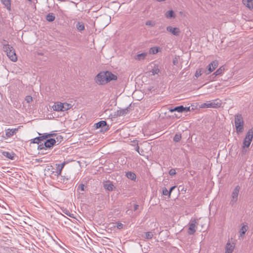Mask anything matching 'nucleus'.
Listing matches in <instances>:
<instances>
[{
    "mask_svg": "<svg viewBox=\"0 0 253 253\" xmlns=\"http://www.w3.org/2000/svg\"><path fill=\"white\" fill-rule=\"evenodd\" d=\"M181 138V134H176L173 138V141L177 142L180 140Z\"/></svg>",
    "mask_w": 253,
    "mask_h": 253,
    "instance_id": "nucleus-38",
    "label": "nucleus"
},
{
    "mask_svg": "<svg viewBox=\"0 0 253 253\" xmlns=\"http://www.w3.org/2000/svg\"><path fill=\"white\" fill-rule=\"evenodd\" d=\"M240 190V187L239 185H237L235 187L231 193L230 205L232 207L235 205L238 200V196Z\"/></svg>",
    "mask_w": 253,
    "mask_h": 253,
    "instance_id": "nucleus-4",
    "label": "nucleus"
},
{
    "mask_svg": "<svg viewBox=\"0 0 253 253\" xmlns=\"http://www.w3.org/2000/svg\"><path fill=\"white\" fill-rule=\"evenodd\" d=\"M3 50L6 53L8 57L12 61L15 62L17 58L14 48L8 44H4L3 46Z\"/></svg>",
    "mask_w": 253,
    "mask_h": 253,
    "instance_id": "nucleus-2",
    "label": "nucleus"
},
{
    "mask_svg": "<svg viewBox=\"0 0 253 253\" xmlns=\"http://www.w3.org/2000/svg\"><path fill=\"white\" fill-rule=\"evenodd\" d=\"M138 208V205H135L134 206V210L136 211Z\"/></svg>",
    "mask_w": 253,
    "mask_h": 253,
    "instance_id": "nucleus-48",
    "label": "nucleus"
},
{
    "mask_svg": "<svg viewBox=\"0 0 253 253\" xmlns=\"http://www.w3.org/2000/svg\"><path fill=\"white\" fill-rule=\"evenodd\" d=\"M117 226L118 229H121L123 227V224L121 223H118Z\"/></svg>",
    "mask_w": 253,
    "mask_h": 253,
    "instance_id": "nucleus-44",
    "label": "nucleus"
},
{
    "mask_svg": "<svg viewBox=\"0 0 253 253\" xmlns=\"http://www.w3.org/2000/svg\"><path fill=\"white\" fill-rule=\"evenodd\" d=\"M56 141V140L53 138H49L46 140V141L44 142V146L40 145L39 146V148L40 149H42L44 148V147L47 148H50L52 147L55 144Z\"/></svg>",
    "mask_w": 253,
    "mask_h": 253,
    "instance_id": "nucleus-8",
    "label": "nucleus"
},
{
    "mask_svg": "<svg viewBox=\"0 0 253 253\" xmlns=\"http://www.w3.org/2000/svg\"><path fill=\"white\" fill-rule=\"evenodd\" d=\"M66 163L65 162H64L63 163L60 164H56V171H53V172L54 173L55 176L58 177V176L61 175L62 170L63 169L64 167L65 166Z\"/></svg>",
    "mask_w": 253,
    "mask_h": 253,
    "instance_id": "nucleus-13",
    "label": "nucleus"
},
{
    "mask_svg": "<svg viewBox=\"0 0 253 253\" xmlns=\"http://www.w3.org/2000/svg\"><path fill=\"white\" fill-rule=\"evenodd\" d=\"M72 107V105L67 103H63V110L64 111L70 109Z\"/></svg>",
    "mask_w": 253,
    "mask_h": 253,
    "instance_id": "nucleus-34",
    "label": "nucleus"
},
{
    "mask_svg": "<svg viewBox=\"0 0 253 253\" xmlns=\"http://www.w3.org/2000/svg\"><path fill=\"white\" fill-rule=\"evenodd\" d=\"M135 150L138 153V151H140V150H139V147L137 145L136 147H135Z\"/></svg>",
    "mask_w": 253,
    "mask_h": 253,
    "instance_id": "nucleus-49",
    "label": "nucleus"
},
{
    "mask_svg": "<svg viewBox=\"0 0 253 253\" xmlns=\"http://www.w3.org/2000/svg\"><path fill=\"white\" fill-rule=\"evenodd\" d=\"M52 109L54 111L59 112L64 111L63 103L57 102L52 106Z\"/></svg>",
    "mask_w": 253,
    "mask_h": 253,
    "instance_id": "nucleus-15",
    "label": "nucleus"
},
{
    "mask_svg": "<svg viewBox=\"0 0 253 253\" xmlns=\"http://www.w3.org/2000/svg\"><path fill=\"white\" fill-rule=\"evenodd\" d=\"M1 1L8 10H10L11 0H1Z\"/></svg>",
    "mask_w": 253,
    "mask_h": 253,
    "instance_id": "nucleus-23",
    "label": "nucleus"
},
{
    "mask_svg": "<svg viewBox=\"0 0 253 253\" xmlns=\"http://www.w3.org/2000/svg\"><path fill=\"white\" fill-rule=\"evenodd\" d=\"M54 135L53 133H44L42 136H39L35 138L33 140V142L34 143H39L41 141L43 140L45 138L50 137Z\"/></svg>",
    "mask_w": 253,
    "mask_h": 253,
    "instance_id": "nucleus-11",
    "label": "nucleus"
},
{
    "mask_svg": "<svg viewBox=\"0 0 253 253\" xmlns=\"http://www.w3.org/2000/svg\"><path fill=\"white\" fill-rule=\"evenodd\" d=\"M218 63L217 60H214L211 62L208 66V70H205V72L206 75H209L214 70L218 67Z\"/></svg>",
    "mask_w": 253,
    "mask_h": 253,
    "instance_id": "nucleus-9",
    "label": "nucleus"
},
{
    "mask_svg": "<svg viewBox=\"0 0 253 253\" xmlns=\"http://www.w3.org/2000/svg\"><path fill=\"white\" fill-rule=\"evenodd\" d=\"M244 5L250 9L253 8V0H243Z\"/></svg>",
    "mask_w": 253,
    "mask_h": 253,
    "instance_id": "nucleus-19",
    "label": "nucleus"
},
{
    "mask_svg": "<svg viewBox=\"0 0 253 253\" xmlns=\"http://www.w3.org/2000/svg\"><path fill=\"white\" fill-rule=\"evenodd\" d=\"M152 73V75H155L158 74L160 72V70L158 65H155L153 69L150 71Z\"/></svg>",
    "mask_w": 253,
    "mask_h": 253,
    "instance_id": "nucleus-27",
    "label": "nucleus"
},
{
    "mask_svg": "<svg viewBox=\"0 0 253 253\" xmlns=\"http://www.w3.org/2000/svg\"><path fill=\"white\" fill-rule=\"evenodd\" d=\"M3 155L6 158H8L11 160L13 159L14 156H13V154H12V153H11L8 152H3Z\"/></svg>",
    "mask_w": 253,
    "mask_h": 253,
    "instance_id": "nucleus-32",
    "label": "nucleus"
},
{
    "mask_svg": "<svg viewBox=\"0 0 253 253\" xmlns=\"http://www.w3.org/2000/svg\"><path fill=\"white\" fill-rule=\"evenodd\" d=\"M138 153H139L140 155H142V156H144V155L143 150H141V151H138Z\"/></svg>",
    "mask_w": 253,
    "mask_h": 253,
    "instance_id": "nucleus-46",
    "label": "nucleus"
},
{
    "mask_svg": "<svg viewBox=\"0 0 253 253\" xmlns=\"http://www.w3.org/2000/svg\"><path fill=\"white\" fill-rule=\"evenodd\" d=\"M253 138V128L249 129L247 132L243 141L244 147L248 148L252 141Z\"/></svg>",
    "mask_w": 253,
    "mask_h": 253,
    "instance_id": "nucleus-5",
    "label": "nucleus"
},
{
    "mask_svg": "<svg viewBox=\"0 0 253 253\" xmlns=\"http://www.w3.org/2000/svg\"><path fill=\"white\" fill-rule=\"evenodd\" d=\"M176 173L175 170L174 169H171L169 171V174L170 175H174Z\"/></svg>",
    "mask_w": 253,
    "mask_h": 253,
    "instance_id": "nucleus-42",
    "label": "nucleus"
},
{
    "mask_svg": "<svg viewBox=\"0 0 253 253\" xmlns=\"http://www.w3.org/2000/svg\"><path fill=\"white\" fill-rule=\"evenodd\" d=\"M76 27L79 31H83L84 29V26L82 22H77L76 25Z\"/></svg>",
    "mask_w": 253,
    "mask_h": 253,
    "instance_id": "nucleus-25",
    "label": "nucleus"
},
{
    "mask_svg": "<svg viewBox=\"0 0 253 253\" xmlns=\"http://www.w3.org/2000/svg\"><path fill=\"white\" fill-rule=\"evenodd\" d=\"M129 108H126L118 111V115L119 116H125L129 112Z\"/></svg>",
    "mask_w": 253,
    "mask_h": 253,
    "instance_id": "nucleus-21",
    "label": "nucleus"
},
{
    "mask_svg": "<svg viewBox=\"0 0 253 253\" xmlns=\"http://www.w3.org/2000/svg\"><path fill=\"white\" fill-rule=\"evenodd\" d=\"M96 127L97 128H103V127H106L107 126V123L106 121H101L95 124Z\"/></svg>",
    "mask_w": 253,
    "mask_h": 253,
    "instance_id": "nucleus-24",
    "label": "nucleus"
},
{
    "mask_svg": "<svg viewBox=\"0 0 253 253\" xmlns=\"http://www.w3.org/2000/svg\"><path fill=\"white\" fill-rule=\"evenodd\" d=\"M146 25L147 26H151V27H153V26H154L155 25V22L154 21H153L149 20V21H147L146 22Z\"/></svg>",
    "mask_w": 253,
    "mask_h": 253,
    "instance_id": "nucleus-40",
    "label": "nucleus"
},
{
    "mask_svg": "<svg viewBox=\"0 0 253 253\" xmlns=\"http://www.w3.org/2000/svg\"><path fill=\"white\" fill-rule=\"evenodd\" d=\"M105 74L106 81L107 83L112 80H116L117 79L116 76H115V75L113 74L112 73L109 71L105 72Z\"/></svg>",
    "mask_w": 253,
    "mask_h": 253,
    "instance_id": "nucleus-16",
    "label": "nucleus"
},
{
    "mask_svg": "<svg viewBox=\"0 0 253 253\" xmlns=\"http://www.w3.org/2000/svg\"><path fill=\"white\" fill-rule=\"evenodd\" d=\"M111 20L110 16L107 15H103L98 18L97 20V21L98 22H101L103 21H106L104 23H103L102 26L106 27L108 25V23H109V21Z\"/></svg>",
    "mask_w": 253,
    "mask_h": 253,
    "instance_id": "nucleus-12",
    "label": "nucleus"
},
{
    "mask_svg": "<svg viewBox=\"0 0 253 253\" xmlns=\"http://www.w3.org/2000/svg\"><path fill=\"white\" fill-rule=\"evenodd\" d=\"M142 237L145 239H151L153 237V234L151 232H147L145 233L144 234L142 235Z\"/></svg>",
    "mask_w": 253,
    "mask_h": 253,
    "instance_id": "nucleus-29",
    "label": "nucleus"
},
{
    "mask_svg": "<svg viewBox=\"0 0 253 253\" xmlns=\"http://www.w3.org/2000/svg\"><path fill=\"white\" fill-rule=\"evenodd\" d=\"M163 194L164 195L168 196L169 198L170 197L171 195L170 191H168L167 189L165 187L163 188Z\"/></svg>",
    "mask_w": 253,
    "mask_h": 253,
    "instance_id": "nucleus-37",
    "label": "nucleus"
},
{
    "mask_svg": "<svg viewBox=\"0 0 253 253\" xmlns=\"http://www.w3.org/2000/svg\"><path fill=\"white\" fill-rule=\"evenodd\" d=\"M197 219H193L189 224L188 233L189 235H193L196 231L197 225H198Z\"/></svg>",
    "mask_w": 253,
    "mask_h": 253,
    "instance_id": "nucleus-6",
    "label": "nucleus"
},
{
    "mask_svg": "<svg viewBox=\"0 0 253 253\" xmlns=\"http://www.w3.org/2000/svg\"><path fill=\"white\" fill-rule=\"evenodd\" d=\"M25 100L27 101V103H30L32 102L33 100L32 97L31 96H27L25 98Z\"/></svg>",
    "mask_w": 253,
    "mask_h": 253,
    "instance_id": "nucleus-41",
    "label": "nucleus"
},
{
    "mask_svg": "<svg viewBox=\"0 0 253 253\" xmlns=\"http://www.w3.org/2000/svg\"><path fill=\"white\" fill-rule=\"evenodd\" d=\"M167 30L171 34L178 36L180 33V30L179 28L176 27H172L171 26H168L167 27Z\"/></svg>",
    "mask_w": 253,
    "mask_h": 253,
    "instance_id": "nucleus-14",
    "label": "nucleus"
},
{
    "mask_svg": "<svg viewBox=\"0 0 253 253\" xmlns=\"http://www.w3.org/2000/svg\"><path fill=\"white\" fill-rule=\"evenodd\" d=\"M62 177L63 178V182H64L65 181H67L69 179V177L65 176H62Z\"/></svg>",
    "mask_w": 253,
    "mask_h": 253,
    "instance_id": "nucleus-45",
    "label": "nucleus"
},
{
    "mask_svg": "<svg viewBox=\"0 0 253 253\" xmlns=\"http://www.w3.org/2000/svg\"><path fill=\"white\" fill-rule=\"evenodd\" d=\"M160 51V48L158 47H153L150 49V53L155 54L157 53Z\"/></svg>",
    "mask_w": 253,
    "mask_h": 253,
    "instance_id": "nucleus-31",
    "label": "nucleus"
},
{
    "mask_svg": "<svg viewBox=\"0 0 253 253\" xmlns=\"http://www.w3.org/2000/svg\"><path fill=\"white\" fill-rule=\"evenodd\" d=\"M189 111H190V107H184L182 105L175 107L174 108H171L169 109V111L170 112L177 111L179 113H183V112H187Z\"/></svg>",
    "mask_w": 253,
    "mask_h": 253,
    "instance_id": "nucleus-10",
    "label": "nucleus"
},
{
    "mask_svg": "<svg viewBox=\"0 0 253 253\" xmlns=\"http://www.w3.org/2000/svg\"><path fill=\"white\" fill-rule=\"evenodd\" d=\"M221 105V101L218 99L208 101L201 104V108H217L220 107Z\"/></svg>",
    "mask_w": 253,
    "mask_h": 253,
    "instance_id": "nucleus-3",
    "label": "nucleus"
},
{
    "mask_svg": "<svg viewBox=\"0 0 253 253\" xmlns=\"http://www.w3.org/2000/svg\"><path fill=\"white\" fill-rule=\"evenodd\" d=\"M55 19V16L52 14H48L46 16V20L49 22H52Z\"/></svg>",
    "mask_w": 253,
    "mask_h": 253,
    "instance_id": "nucleus-35",
    "label": "nucleus"
},
{
    "mask_svg": "<svg viewBox=\"0 0 253 253\" xmlns=\"http://www.w3.org/2000/svg\"><path fill=\"white\" fill-rule=\"evenodd\" d=\"M176 186H172L170 188V189H169V191H170V193H171V192L175 188Z\"/></svg>",
    "mask_w": 253,
    "mask_h": 253,
    "instance_id": "nucleus-47",
    "label": "nucleus"
},
{
    "mask_svg": "<svg viewBox=\"0 0 253 253\" xmlns=\"http://www.w3.org/2000/svg\"><path fill=\"white\" fill-rule=\"evenodd\" d=\"M244 120L241 114L235 116V126L237 133H242L244 131Z\"/></svg>",
    "mask_w": 253,
    "mask_h": 253,
    "instance_id": "nucleus-1",
    "label": "nucleus"
},
{
    "mask_svg": "<svg viewBox=\"0 0 253 253\" xmlns=\"http://www.w3.org/2000/svg\"><path fill=\"white\" fill-rule=\"evenodd\" d=\"M16 129H7L6 130V135L8 137H10L12 136L15 132Z\"/></svg>",
    "mask_w": 253,
    "mask_h": 253,
    "instance_id": "nucleus-26",
    "label": "nucleus"
},
{
    "mask_svg": "<svg viewBox=\"0 0 253 253\" xmlns=\"http://www.w3.org/2000/svg\"><path fill=\"white\" fill-rule=\"evenodd\" d=\"M105 72L99 73L95 78V81L99 84H103L107 83L106 81Z\"/></svg>",
    "mask_w": 253,
    "mask_h": 253,
    "instance_id": "nucleus-7",
    "label": "nucleus"
},
{
    "mask_svg": "<svg viewBox=\"0 0 253 253\" xmlns=\"http://www.w3.org/2000/svg\"><path fill=\"white\" fill-rule=\"evenodd\" d=\"M103 186L105 189L108 191H112L114 189V186L110 181H106L104 183Z\"/></svg>",
    "mask_w": 253,
    "mask_h": 253,
    "instance_id": "nucleus-17",
    "label": "nucleus"
},
{
    "mask_svg": "<svg viewBox=\"0 0 253 253\" xmlns=\"http://www.w3.org/2000/svg\"><path fill=\"white\" fill-rule=\"evenodd\" d=\"M85 185L84 184H81L79 185L78 188L77 189L78 191L81 190V191H85Z\"/></svg>",
    "mask_w": 253,
    "mask_h": 253,
    "instance_id": "nucleus-39",
    "label": "nucleus"
},
{
    "mask_svg": "<svg viewBox=\"0 0 253 253\" xmlns=\"http://www.w3.org/2000/svg\"><path fill=\"white\" fill-rule=\"evenodd\" d=\"M53 171H52V172L51 173V175H50V176L51 177H52L53 178H54V173L53 172Z\"/></svg>",
    "mask_w": 253,
    "mask_h": 253,
    "instance_id": "nucleus-50",
    "label": "nucleus"
},
{
    "mask_svg": "<svg viewBox=\"0 0 253 253\" xmlns=\"http://www.w3.org/2000/svg\"><path fill=\"white\" fill-rule=\"evenodd\" d=\"M166 17L168 18L174 17V12L172 10L168 11L165 14Z\"/></svg>",
    "mask_w": 253,
    "mask_h": 253,
    "instance_id": "nucleus-30",
    "label": "nucleus"
},
{
    "mask_svg": "<svg viewBox=\"0 0 253 253\" xmlns=\"http://www.w3.org/2000/svg\"><path fill=\"white\" fill-rule=\"evenodd\" d=\"M234 249V246L230 243H227L226 246L225 253H232Z\"/></svg>",
    "mask_w": 253,
    "mask_h": 253,
    "instance_id": "nucleus-18",
    "label": "nucleus"
},
{
    "mask_svg": "<svg viewBox=\"0 0 253 253\" xmlns=\"http://www.w3.org/2000/svg\"><path fill=\"white\" fill-rule=\"evenodd\" d=\"M247 147H244V146H242V153L243 155H245L246 154L247 150L246 149Z\"/></svg>",
    "mask_w": 253,
    "mask_h": 253,
    "instance_id": "nucleus-43",
    "label": "nucleus"
},
{
    "mask_svg": "<svg viewBox=\"0 0 253 253\" xmlns=\"http://www.w3.org/2000/svg\"><path fill=\"white\" fill-rule=\"evenodd\" d=\"M173 64H176V61H174V60L173 61Z\"/></svg>",
    "mask_w": 253,
    "mask_h": 253,
    "instance_id": "nucleus-51",
    "label": "nucleus"
},
{
    "mask_svg": "<svg viewBox=\"0 0 253 253\" xmlns=\"http://www.w3.org/2000/svg\"><path fill=\"white\" fill-rule=\"evenodd\" d=\"M224 70V68H222V67L219 68L212 75H214V76H216L217 75H221Z\"/></svg>",
    "mask_w": 253,
    "mask_h": 253,
    "instance_id": "nucleus-33",
    "label": "nucleus"
},
{
    "mask_svg": "<svg viewBox=\"0 0 253 253\" xmlns=\"http://www.w3.org/2000/svg\"><path fill=\"white\" fill-rule=\"evenodd\" d=\"M248 229V227L246 225H243L240 230V236L243 237Z\"/></svg>",
    "mask_w": 253,
    "mask_h": 253,
    "instance_id": "nucleus-22",
    "label": "nucleus"
},
{
    "mask_svg": "<svg viewBox=\"0 0 253 253\" xmlns=\"http://www.w3.org/2000/svg\"><path fill=\"white\" fill-rule=\"evenodd\" d=\"M126 176L132 180H135L136 178L135 174L131 171H128L126 173Z\"/></svg>",
    "mask_w": 253,
    "mask_h": 253,
    "instance_id": "nucleus-20",
    "label": "nucleus"
},
{
    "mask_svg": "<svg viewBox=\"0 0 253 253\" xmlns=\"http://www.w3.org/2000/svg\"><path fill=\"white\" fill-rule=\"evenodd\" d=\"M203 72H204L203 69H199L196 71L195 76L196 78H198L202 75Z\"/></svg>",
    "mask_w": 253,
    "mask_h": 253,
    "instance_id": "nucleus-36",
    "label": "nucleus"
},
{
    "mask_svg": "<svg viewBox=\"0 0 253 253\" xmlns=\"http://www.w3.org/2000/svg\"><path fill=\"white\" fill-rule=\"evenodd\" d=\"M147 55L146 53H142L140 54H138L136 55L135 59L137 60H141L144 59Z\"/></svg>",
    "mask_w": 253,
    "mask_h": 253,
    "instance_id": "nucleus-28",
    "label": "nucleus"
}]
</instances>
